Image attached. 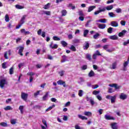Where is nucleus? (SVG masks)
<instances>
[{"mask_svg":"<svg viewBox=\"0 0 129 129\" xmlns=\"http://www.w3.org/2000/svg\"><path fill=\"white\" fill-rule=\"evenodd\" d=\"M106 98L107 99H110L111 103H114L115 102V100H116V95L113 96L110 95H107L106 96Z\"/></svg>","mask_w":129,"mask_h":129,"instance_id":"obj_1","label":"nucleus"},{"mask_svg":"<svg viewBox=\"0 0 129 129\" xmlns=\"http://www.w3.org/2000/svg\"><path fill=\"white\" fill-rule=\"evenodd\" d=\"M8 84V82L6 79H2L0 81V87L1 88H4L5 87V85H7Z\"/></svg>","mask_w":129,"mask_h":129,"instance_id":"obj_2","label":"nucleus"},{"mask_svg":"<svg viewBox=\"0 0 129 129\" xmlns=\"http://www.w3.org/2000/svg\"><path fill=\"white\" fill-rule=\"evenodd\" d=\"M86 100L87 101H89V102L91 103L92 106H93L94 104H96V105H97V103H96L95 102H94V99L91 97L89 98L88 97H87Z\"/></svg>","mask_w":129,"mask_h":129,"instance_id":"obj_3","label":"nucleus"},{"mask_svg":"<svg viewBox=\"0 0 129 129\" xmlns=\"http://www.w3.org/2000/svg\"><path fill=\"white\" fill-rule=\"evenodd\" d=\"M28 96L29 95H28V94L26 93L22 92L21 93V98L22 99L24 100V101H27V99H28Z\"/></svg>","mask_w":129,"mask_h":129,"instance_id":"obj_4","label":"nucleus"},{"mask_svg":"<svg viewBox=\"0 0 129 129\" xmlns=\"http://www.w3.org/2000/svg\"><path fill=\"white\" fill-rule=\"evenodd\" d=\"M17 50H19V52H18V54H19V55L20 56H23V51H24V46H19L18 47H17Z\"/></svg>","mask_w":129,"mask_h":129,"instance_id":"obj_5","label":"nucleus"},{"mask_svg":"<svg viewBox=\"0 0 129 129\" xmlns=\"http://www.w3.org/2000/svg\"><path fill=\"white\" fill-rule=\"evenodd\" d=\"M58 85H63V87H67V85H66V83L65 81H63L61 80H59L57 82Z\"/></svg>","mask_w":129,"mask_h":129,"instance_id":"obj_6","label":"nucleus"},{"mask_svg":"<svg viewBox=\"0 0 129 129\" xmlns=\"http://www.w3.org/2000/svg\"><path fill=\"white\" fill-rule=\"evenodd\" d=\"M42 123L44 124V125H41V128L42 129H46V127H48V124H47V121H46V120L43 119L42 120Z\"/></svg>","mask_w":129,"mask_h":129,"instance_id":"obj_7","label":"nucleus"},{"mask_svg":"<svg viewBox=\"0 0 129 129\" xmlns=\"http://www.w3.org/2000/svg\"><path fill=\"white\" fill-rule=\"evenodd\" d=\"M104 118L107 120H114V119H115V118H114V117L108 115V114H106L104 116Z\"/></svg>","mask_w":129,"mask_h":129,"instance_id":"obj_8","label":"nucleus"},{"mask_svg":"<svg viewBox=\"0 0 129 129\" xmlns=\"http://www.w3.org/2000/svg\"><path fill=\"white\" fill-rule=\"evenodd\" d=\"M126 97H127V96L123 93H121L119 96L120 99H122L123 100L126 99Z\"/></svg>","mask_w":129,"mask_h":129,"instance_id":"obj_9","label":"nucleus"},{"mask_svg":"<svg viewBox=\"0 0 129 129\" xmlns=\"http://www.w3.org/2000/svg\"><path fill=\"white\" fill-rule=\"evenodd\" d=\"M53 41H52L50 43V44L49 45L50 48H51V49H57V48H58V45L54 44L53 45Z\"/></svg>","mask_w":129,"mask_h":129,"instance_id":"obj_10","label":"nucleus"},{"mask_svg":"<svg viewBox=\"0 0 129 129\" xmlns=\"http://www.w3.org/2000/svg\"><path fill=\"white\" fill-rule=\"evenodd\" d=\"M109 86L110 87H114L115 89H119L120 87L119 86H117V84H109Z\"/></svg>","mask_w":129,"mask_h":129,"instance_id":"obj_11","label":"nucleus"},{"mask_svg":"<svg viewBox=\"0 0 129 129\" xmlns=\"http://www.w3.org/2000/svg\"><path fill=\"white\" fill-rule=\"evenodd\" d=\"M78 116L79 118H80V119H82V120H87V119H88V118L86 117V116H83L81 114L78 115Z\"/></svg>","mask_w":129,"mask_h":129,"instance_id":"obj_12","label":"nucleus"},{"mask_svg":"<svg viewBox=\"0 0 129 129\" xmlns=\"http://www.w3.org/2000/svg\"><path fill=\"white\" fill-rule=\"evenodd\" d=\"M107 22V20L106 19H101L98 20H96L97 23H103V24H105Z\"/></svg>","mask_w":129,"mask_h":129,"instance_id":"obj_13","label":"nucleus"},{"mask_svg":"<svg viewBox=\"0 0 129 129\" xmlns=\"http://www.w3.org/2000/svg\"><path fill=\"white\" fill-rule=\"evenodd\" d=\"M96 8V6H90L88 8V13H90V12H92L94 9Z\"/></svg>","mask_w":129,"mask_h":129,"instance_id":"obj_14","label":"nucleus"},{"mask_svg":"<svg viewBox=\"0 0 129 129\" xmlns=\"http://www.w3.org/2000/svg\"><path fill=\"white\" fill-rule=\"evenodd\" d=\"M128 62L129 61L127 60L123 63V71H126V67H127L128 65Z\"/></svg>","mask_w":129,"mask_h":129,"instance_id":"obj_15","label":"nucleus"},{"mask_svg":"<svg viewBox=\"0 0 129 129\" xmlns=\"http://www.w3.org/2000/svg\"><path fill=\"white\" fill-rule=\"evenodd\" d=\"M126 33V30H122L121 32L119 33L118 34V37H123L124 35Z\"/></svg>","mask_w":129,"mask_h":129,"instance_id":"obj_16","label":"nucleus"},{"mask_svg":"<svg viewBox=\"0 0 129 129\" xmlns=\"http://www.w3.org/2000/svg\"><path fill=\"white\" fill-rule=\"evenodd\" d=\"M110 25L112 26V27H118V23L116 22V21H112L110 23Z\"/></svg>","mask_w":129,"mask_h":129,"instance_id":"obj_17","label":"nucleus"},{"mask_svg":"<svg viewBox=\"0 0 129 129\" xmlns=\"http://www.w3.org/2000/svg\"><path fill=\"white\" fill-rule=\"evenodd\" d=\"M26 18H27V15H24L21 19L20 21V24H21V25H23L24 24V23H25V20H26Z\"/></svg>","mask_w":129,"mask_h":129,"instance_id":"obj_18","label":"nucleus"},{"mask_svg":"<svg viewBox=\"0 0 129 129\" xmlns=\"http://www.w3.org/2000/svg\"><path fill=\"white\" fill-rule=\"evenodd\" d=\"M98 27L99 29H105V27H106V25L104 24H99L98 25Z\"/></svg>","mask_w":129,"mask_h":129,"instance_id":"obj_19","label":"nucleus"},{"mask_svg":"<svg viewBox=\"0 0 129 129\" xmlns=\"http://www.w3.org/2000/svg\"><path fill=\"white\" fill-rule=\"evenodd\" d=\"M111 126L112 129H117V124L116 122L112 123Z\"/></svg>","mask_w":129,"mask_h":129,"instance_id":"obj_20","label":"nucleus"},{"mask_svg":"<svg viewBox=\"0 0 129 129\" xmlns=\"http://www.w3.org/2000/svg\"><path fill=\"white\" fill-rule=\"evenodd\" d=\"M49 96V92H46L45 95L43 97L42 100L43 101H46L48 98V96Z\"/></svg>","mask_w":129,"mask_h":129,"instance_id":"obj_21","label":"nucleus"},{"mask_svg":"<svg viewBox=\"0 0 129 129\" xmlns=\"http://www.w3.org/2000/svg\"><path fill=\"white\" fill-rule=\"evenodd\" d=\"M88 48H89V43H88V41H87L85 43V45L84 46V49L87 50Z\"/></svg>","mask_w":129,"mask_h":129,"instance_id":"obj_22","label":"nucleus"},{"mask_svg":"<svg viewBox=\"0 0 129 129\" xmlns=\"http://www.w3.org/2000/svg\"><path fill=\"white\" fill-rule=\"evenodd\" d=\"M98 10H100V11L102 13L103 12H105L106 11V7L104 6H101L100 7L98 8Z\"/></svg>","mask_w":129,"mask_h":129,"instance_id":"obj_23","label":"nucleus"},{"mask_svg":"<svg viewBox=\"0 0 129 129\" xmlns=\"http://www.w3.org/2000/svg\"><path fill=\"white\" fill-rule=\"evenodd\" d=\"M84 115H86L87 116H92V113L89 111H85L84 113Z\"/></svg>","mask_w":129,"mask_h":129,"instance_id":"obj_24","label":"nucleus"},{"mask_svg":"<svg viewBox=\"0 0 129 129\" xmlns=\"http://www.w3.org/2000/svg\"><path fill=\"white\" fill-rule=\"evenodd\" d=\"M109 39L111 40H117L118 39V37L116 35H112L109 36Z\"/></svg>","mask_w":129,"mask_h":129,"instance_id":"obj_25","label":"nucleus"},{"mask_svg":"<svg viewBox=\"0 0 129 129\" xmlns=\"http://www.w3.org/2000/svg\"><path fill=\"white\" fill-rule=\"evenodd\" d=\"M16 9H17V10H23V9H24V6H22L19 5H16L15 6Z\"/></svg>","mask_w":129,"mask_h":129,"instance_id":"obj_26","label":"nucleus"},{"mask_svg":"<svg viewBox=\"0 0 129 129\" xmlns=\"http://www.w3.org/2000/svg\"><path fill=\"white\" fill-rule=\"evenodd\" d=\"M113 9V5H110L106 7V10L110 11Z\"/></svg>","mask_w":129,"mask_h":129,"instance_id":"obj_27","label":"nucleus"},{"mask_svg":"<svg viewBox=\"0 0 129 129\" xmlns=\"http://www.w3.org/2000/svg\"><path fill=\"white\" fill-rule=\"evenodd\" d=\"M67 59V56L66 55L62 56V59L61 60V63H64V62H66Z\"/></svg>","mask_w":129,"mask_h":129,"instance_id":"obj_28","label":"nucleus"},{"mask_svg":"<svg viewBox=\"0 0 129 129\" xmlns=\"http://www.w3.org/2000/svg\"><path fill=\"white\" fill-rule=\"evenodd\" d=\"M78 95L79 96H80V97H82V96H83V90H79Z\"/></svg>","mask_w":129,"mask_h":129,"instance_id":"obj_29","label":"nucleus"},{"mask_svg":"<svg viewBox=\"0 0 129 129\" xmlns=\"http://www.w3.org/2000/svg\"><path fill=\"white\" fill-rule=\"evenodd\" d=\"M19 109L20 110L21 113L23 114L24 113V106H20Z\"/></svg>","mask_w":129,"mask_h":129,"instance_id":"obj_30","label":"nucleus"},{"mask_svg":"<svg viewBox=\"0 0 129 129\" xmlns=\"http://www.w3.org/2000/svg\"><path fill=\"white\" fill-rule=\"evenodd\" d=\"M108 16L110 18H115V14H113L112 12H109L108 13Z\"/></svg>","mask_w":129,"mask_h":129,"instance_id":"obj_31","label":"nucleus"},{"mask_svg":"<svg viewBox=\"0 0 129 129\" xmlns=\"http://www.w3.org/2000/svg\"><path fill=\"white\" fill-rule=\"evenodd\" d=\"M115 49L113 47H111L110 49H106V52H108L109 53H111V52H113V51H115Z\"/></svg>","mask_w":129,"mask_h":129,"instance_id":"obj_32","label":"nucleus"},{"mask_svg":"<svg viewBox=\"0 0 129 129\" xmlns=\"http://www.w3.org/2000/svg\"><path fill=\"white\" fill-rule=\"evenodd\" d=\"M5 110H13V108L11 106H7L4 108Z\"/></svg>","mask_w":129,"mask_h":129,"instance_id":"obj_33","label":"nucleus"},{"mask_svg":"<svg viewBox=\"0 0 129 129\" xmlns=\"http://www.w3.org/2000/svg\"><path fill=\"white\" fill-rule=\"evenodd\" d=\"M43 13L44 15H46V16H51V12L50 11H43Z\"/></svg>","mask_w":129,"mask_h":129,"instance_id":"obj_34","label":"nucleus"},{"mask_svg":"<svg viewBox=\"0 0 129 129\" xmlns=\"http://www.w3.org/2000/svg\"><path fill=\"white\" fill-rule=\"evenodd\" d=\"M94 72H93V71H91V72L88 74V76L89 77H92L94 76Z\"/></svg>","mask_w":129,"mask_h":129,"instance_id":"obj_35","label":"nucleus"},{"mask_svg":"<svg viewBox=\"0 0 129 129\" xmlns=\"http://www.w3.org/2000/svg\"><path fill=\"white\" fill-rule=\"evenodd\" d=\"M116 62H115L114 63H113L111 65V69H115V68H116Z\"/></svg>","mask_w":129,"mask_h":129,"instance_id":"obj_36","label":"nucleus"},{"mask_svg":"<svg viewBox=\"0 0 129 129\" xmlns=\"http://www.w3.org/2000/svg\"><path fill=\"white\" fill-rule=\"evenodd\" d=\"M70 49V50H72V51H73V52H75L76 51V47H75L74 45H71Z\"/></svg>","mask_w":129,"mask_h":129,"instance_id":"obj_37","label":"nucleus"},{"mask_svg":"<svg viewBox=\"0 0 129 129\" xmlns=\"http://www.w3.org/2000/svg\"><path fill=\"white\" fill-rule=\"evenodd\" d=\"M88 33H89V31L88 30H85L84 31V37H86V36L88 35Z\"/></svg>","mask_w":129,"mask_h":129,"instance_id":"obj_38","label":"nucleus"},{"mask_svg":"<svg viewBox=\"0 0 129 129\" xmlns=\"http://www.w3.org/2000/svg\"><path fill=\"white\" fill-rule=\"evenodd\" d=\"M61 44L63 46V47H66V46H67V45H68L67 42H66V41H61Z\"/></svg>","mask_w":129,"mask_h":129,"instance_id":"obj_39","label":"nucleus"},{"mask_svg":"<svg viewBox=\"0 0 129 129\" xmlns=\"http://www.w3.org/2000/svg\"><path fill=\"white\" fill-rule=\"evenodd\" d=\"M86 58L89 60V61H90V60H91V55L89 54H87L86 55Z\"/></svg>","mask_w":129,"mask_h":129,"instance_id":"obj_40","label":"nucleus"},{"mask_svg":"<svg viewBox=\"0 0 129 129\" xmlns=\"http://www.w3.org/2000/svg\"><path fill=\"white\" fill-rule=\"evenodd\" d=\"M0 125L2 126L7 127L8 126V123H7V122H2L0 123Z\"/></svg>","mask_w":129,"mask_h":129,"instance_id":"obj_41","label":"nucleus"},{"mask_svg":"<svg viewBox=\"0 0 129 129\" xmlns=\"http://www.w3.org/2000/svg\"><path fill=\"white\" fill-rule=\"evenodd\" d=\"M99 93H100V91H96V90H94L93 91L92 94L94 95H97V94H99Z\"/></svg>","mask_w":129,"mask_h":129,"instance_id":"obj_42","label":"nucleus"},{"mask_svg":"<svg viewBox=\"0 0 129 129\" xmlns=\"http://www.w3.org/2000/svg\"><path fill=\"white\" fill-rule=\"evenodd\" d=\"M113 30V28L112 27H109L107 30V32L109 34H111L112 33V30Z\"/></svg>","mask_w":129,"mask_h":129,"instance_id":"obj_43","label":"nucleus"},{"mask_svg":"<svg viewBox=\"0 0 129 129\" xmlns=\"http://www.w3.org/2000/svg\"><path fill=\"white\" fill-rule=\"evenodd\" d=\"M53 107H55V105H52L51 106L49 107L46 110V111H49L52 109Z\"/></svg>","mask_w":129,"mask_h":129,"instance_id":"obj_44","label":"nucleus"},{"mask_svg":"<svg viewBox=\"0 0 129 129\" xmlns=\"http://www.w3.org/2000/svg\"><path fill=\"white\" fill-rule=\"evenodd\" d=\"M11 123L12 124H16L17 123V119H13L11 120Z\"/></svg>","mask_w":129,"mask_h":129,"instance_id":"obj_45","label":"nucleus"},{"mask_svg":"<svg viewBox=\"0 0 129 129\" xmlns=\"http://www.w3.org/2000/svg\"><path fill=\"white\" fill-rule=\"evenodd\" d=\"M49 8H50V3L46 4L43 7L44 10H48V9H49Z\"/></svg>","mask_w":129,"mask_h":129,"instance_id":"obj_46","label":"nucleus"},{"mask_svg":"<svg viewBox=\"0 0 129 129\" xmlns=\"http://www.w3.org/2000/svg\"><path fill=\"white\" fill-rule=\"evenodd\" d=\"M53 40L54 41H60V38L58 37V36H54L53 37Z\"/></svg>","mask_w":129,"mask_h":129,"instance_id":"obj_47","label":"nucleus"},{"mask_svg":"<svg viewBox=\"0 0 129 129\" xmlns=\"http://www.w3.org/2000/svg\"><path fill=\"white\" fill-rule=\"evenodd\" d=\"M25 66V62L20 63L18 64V67L19 69H21L22 67H24Z\"/></svg>","mask_w":129,"mask_h":129,"instance_id":"obj_48","label":"nucleus"},{"mask_svg":"<svg viewBox=\"0 0 129 129\" xmlns=\"http://www.w3.org/2000/svg\"><path fill=\"white\" fill-rule=\"evenodd\" d=\"M66 15H67V11H66V10H63L61 12V15L62 16H66Z\"/></svg>","mask_w":129,"mask_h":129,"instance_id":"obj_49","label":"nucleus"},{"mask_svg":"<svg viewBox=\"0 0 129 129\" xmlns=\"http://www.w3.org/2000/svg\"><path fill=\"white\" fill-rule=\"evenodd\" d=\"M99 36H100L99 33H96V34H95L93 36V38H94V39L96 40V39H97V38L99 37Z\"/></svg>","mask_w":129,"mask_h":129,"instance_id":"obj_50","label":"nucleus"},{"mask_svg":"<svg viewBox=\"0 0 129 129\" xmlns=\"http://www.w3.org/2000/svg\"><path fill=\"white\" fill-rule=\"evenodd\" d=\"M69 8H71L72 10H75L76 8L75 6H73L72 4H70L69 5Z\"/></svg>","mask_w":129,"mask_h":129,"instance_id":"obj_51","label":"nucleus"},{"mask_svg":"<svg viewBox=\"0 0 129 129\" xmlns=\"http://www.w3.org/2000/svg\"><path fill=\"white\" fill-rule=\"evenodd\" d=\"M5 21L6 22H9L10 21V17H9L8 14L5 16Z\"/></svg>","mask_w":129,"mask_h":129,"instance_id":"obj_52","label":"nucleus"},{"mask_svg":"<svg viewBox=\"0 0 129 129\" xmlns=\"http://www.w3.org/2000/svg\"><path fill=\"white\" fill-rule=\"evenodd\" d=\"M108 48H109V45H105L103 46V48L104 50H106V51L108 49Z\"/></svg>","mask_w":129,"mask_h":129,"instance_id":"obj_53","label":"nucleus"},{"mask_svg":"<svg viewBox=\"0 0 129 129\" xmlns=\"http://www.w3.org/2000/svg\"><path fill=\"white\" fill-rule=\"evenodd\" d=\"M14 72V68L12 67L10 70H9V73L11 75H12V74H13Z\"/></svg>","mask_w":129,"mask_h":129,"instance_id":"obj_54","label":"nucleus"},{"mask_svg":"<svg viewBox=\"0 0 129 129\" xmlns=\"http://www.w3.org/2000/svg\"><path fill=\"white\" fill-rule=\"evenodd\" d=\"M115 12L117 13V14H119V13H121V9L117 8L116 9Z\"/></svg>","mask_w":129,"mask_h":129,"instance_id":"obj_55","label":"nucleus"},{"mask_svg":"<svg viewBox=\"0 0 129 129\" xmlns=\"http://www.w3.org/2000/svg\"><path fill=\"white\" fill-rule=\"evenodd\" d=\"M81 69L82 70H86L87 69V65H84L81 67Z\"/></svg>","mask_w":129,"mask_h":129,"instance_id":"obj_56","label":"nucleus"},{"mask_svg":"<svg viewBox=\"0 0 129 129\" xmlns=\"http://www.w3.org/2000/svg\"><path fill=\"white\" fill-rule=\"evenodd\" d=\"M64 73H65V71H61L60 72H59V74L60 76H63Z\"/></svg>","mask_w":129,"mask_h":129,"instance_id":"obj_57","label":"nucleus"},{"mask_svg":"<svg viewBox=\"0 0 129 129\" xmlns=\"http://www.w3.org/2000/svg\"><path fill=\"white\" fill-rule=\"evenodd\" d=\"M7 62H4L3 64H2V68H3V69H6V68H7Z\"/></svg>","mask_w":129,"mask_h":129,"instance_id":"obj_58","label":"nucleus"},{"mask_svg":"<svg viewBox=\"0 0 129 129\" xmlns=\"http://www.w3.org/2000/svg\"><path fill=\"white\" fill-rule=\"evenodd\" d=\"M115 90L112 89V88H109L108 90L109 93H112V92H114Z\"/></svg>","mask_w":129,"mask_h":129,"instance_id":"obj_59","label":"nucleus"},{"mask_svg":"<svg viewBox=\"0 0 129 129\" xmlns=\"http://www.w3.org/2000/svg\"><path fill=\"white\" fill-rule=\"evenodd\" d=\"M98 87H99L98 85H94L92 86V88L93 89H96V88H98Z\"/></svg>","mask_w":129,"mask_h":129,"instance_id":"obj_60","label":"nucleus"},{"mask_svg":"<svg viewBox=\"0 0 129 129\" xmlns=\"http://www.w3.org/2000/svg\"><path fill=\"white\" fill-rule=\"evenodd\" d=\"M120 24L121 26H125V21L122 20L120 21Z\"/></svg>","mask_w":129,"mask_h":129,"instance_id":"obj_61","label":"nucleus"},{"mask_svg":"<svg viewBox=\"0 0 129 129\" xmlns=\"http://www.w3.org/2000/svg\"><path fill=\"white\" fill-rule=\"evenodd\" d=\"M47 59H48L49 60H53V56H52L50 54H48L47 55Z\"/></svg>","mask_w":129,"mask_h":129,"instance_id":"obj_62","label":"nucleus"},{"mask_svg":"<svg viewBox=\"0 0 129 129\" xmlns=\"http://www.w3.org/2000/svg\"><path fill=\"white\" fill-rule=\"evenodd\" d=\"M91 22V20H88L85 25V27H89V23H90Z\"/></svg>","mask_w":129,"mask_h":129,"instance_id":"obj_63","label":"nucleus"},{"mask_svg":"<svg viewBox=\"0 0 129 129\" xmlns=\"http://www.w3.org/2000/svg\"><path fill=\"white\" fill-rule=\"evenodd\" d=\"M100 13H101V12L100 10H99L95 12L94 14L95 16H96V15H98L99 14H100Z\"/></svg>","mask_w":129,"mask_h":129,"instance_id":"obj_64","label":"nucleus"}]
</instances>
